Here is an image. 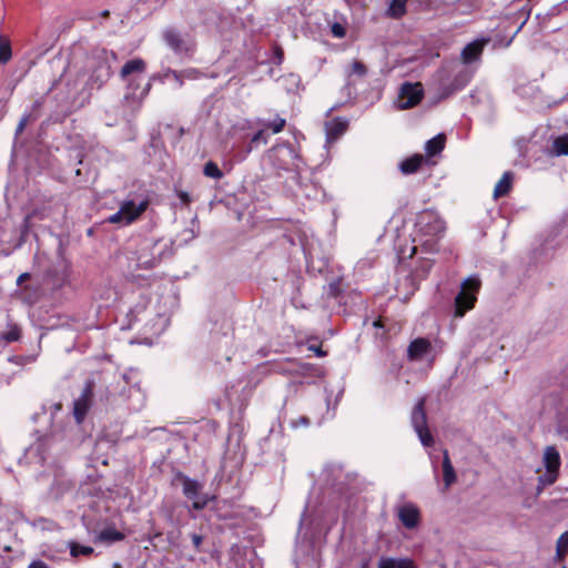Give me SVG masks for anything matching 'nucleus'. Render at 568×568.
<instances>
[{"label": "nucleus", "instance_id": "nucleus-1", "mask_svg": "<svg viewBox=\"0 0 568 568\" xmlns=\"http://www.w3.org/2000/svg\"><path fill=\"white\" fill-rule=\"evenodd\" d=\"M418 242L427 252L437 250V240L445 231V223L439 215L426 210L417 215L415 223Z\"/></svg>", "mask_w": 568, "mask_h": 568}, {"label": "nucleus", "instance_id": "nucleus-2", "mask_svg": "<svg viewBox=\"0 0 568 568\" xmlns=\"http://www.w3.org/2000/svg\"><path fill=\"white\" fill-rule=\"evenodd\" d=\"M267 159L277 170L300 172L304 166L298 151L287 143L277 144L268 150Z\"/></svg>", "mask_w": 568, "mask_h": 568}, {"label": "nucleus", "instance_id": "nucleus-3", "mask_svg": "<svg viewBox=\"0 0 568 568\" xmlns=\"http://www.w3.org/2000/svg\"><path fill=\"white\" fill-rule=\"evenodd\" d=\"M142 74V60L133 59L128 61L122 70L121 78L128 83L126 93L124 98L132 104L140 105L142 101V90L140 89V78Z\"/></svg>", "mask_w": 568, "mask_h": 568}, {"label": "nucleus", "instance_id": "nucleus-4", "mask_svg": "<svg viewBox=\"0 0 568 568\" xmlns=\"http://www.w3.org/2000/svg\"><path fill=\"white\" fill-rule=\"evenodd\" d=\"M480 281L477 276H469L463 281L460 292L455 297V316L463 317L466 312L474 308Z\"/></svg>", "mask_w": 568, "mask_h": 568}, {"label": "nucleus", "instance_id": "nucleus-5", "mask_svg": "<svg viewBox=\"0 0 568 568\" xmlns=\"http://www.w3.org/2000/svg\"><path fill=\"white\" fill-rule=\"evenodd\" d=\"M165 44L180 58H186L194 52L195 43L193 38L176 28L169 27L163 31Z\"/></svg>", "mask_w": 568, "mask_h": 568}, {"label": "nucleus", "instance_id": "nucleus-6", "mask_svg": "<svg viewBox=\"0 0 568 568\" xmlns=\"http://www.w3.org/2000/svg\"><path fill=\"white\" fill-rule=\"evenodd\" d=\"M410 422L423 446H433L434 438L427 426V417L425 413V398H419L417 400L410 415Z\"/></svg>", "mask_w": 568, "mask_h": 568}, {"label": "nucleus", "instance_id": "nucleus-7", "mask_svg": "<svg viewBox=\"0 0 568 568\" xmlns=\"http://www.w3.org/2000/svg\"><path fill=\"white\" fill-rule=\"evenodd\" d=\"M424 95L423 85L419 82L402 84L396 100L399 110L410 109L417 105Z\"/></svg>", "mask_w": 568, "mask_h": 568}, {"label": "nucleus", "instance_id": "nucleus-8", "mask_svg": "<svg viewBox=\"0 0 568 568\" xmlns=\"http://www.w3.org/2000/svg\"><path fill=\"white\" fill-rule=\"evenodd\" d=\"M142 213V202L135 204L133 201H125L118 212L111 214L106 221L111 224L129 225Z\"/></svg>", "mask_w": 568, "mask_h": 568}, {"label": "nucleus", "instance_id": "nucleus-9", "mask_svg": "<svg viewBox=\"0 0 568 568\" xmlns=\"http://www.w3.org/2000/svg\"><path fill=\"white\" fill-rule=\"evenodd\" d=\"M396 515L407 529H415L420 523V511L413 503H403L396 507Z\"/></svg>", "mask_w": 568, "mask_h": 568}, {"label": "nucleus", "instance_id": "nucleus-10", "mask_svg": "<svg viewBox=\"0 0 568 568\" xmlns=\"http://www.w3.org/2000/svg\"><path fill=\"white\" fill-rule=\"evenodd\" d=\"M92 398H93V387H92V383L89 382L84 386L81 395L73 403V416L78 424H81L84 420V418L92 405Z\"/></svg>", "mask_w": 568, "mask_h": 568}, {"label": "nucleus", "instance_id": "nucleus-11", "mask_svg": "<svg viewBox=\"0 0 568 568\" xmlns=\"http://www.w3.org/2000/svg\"><path fill=\"white\" fill-rule=\"evenodd\" d=\"M203 485H201L197 480L191 479L189 477L183 478V494L193 500V508L202 509L207 504V498L205 496H201V490Z\"/></svg>", "mask_w": 568, "mask_h": 568}, {"label": "nucleus", "instance_id": "nucleus-12", "mask_svg": "<svg viewBox=\"0 0 568 568\" xmlns=\"http://www.w3.org/2000/svg\"><path fill=\"white\" fill-rule=\"evenodd\" d=\"M151 258L144 261L145 267H153L158 262L168 257L171 254L168 241L161 239L156 240L150 248Z\"/></svg>", "mask_w": 568, "mask_h": 568}, {"label": "nucleus", "instance_id": "nucleus-13", "mask_svg": "<svg viewBox=\"0 0 568 568\" xmlns=\"http://www.w3.org/2000/svg\"><path fill=\"white\" fill-rule=\"evenodd\" d=\"M432 349L428 339L419 337L410 342L407 348V357L410 361H422Z\"/></svg>", "mask_w": 568, "mask_h": 568}, {"label": "nucleus", "instance_id": "nucleus-14", "mask_svg": "<svg viewBox=\"0 0 568 568\" xmlns=\"http://www.w3.org/2000/svg\"><path fill=\"white\" fill-rule=\"evenodd\" d=\"M487 40H475L468 43L462 51V60L465 64L477 61L484 50Z\"/></svg>", "mask_w": 568, "mask_h": 568}, {"label": "nucleus", "instance_id": "nucleus-15", "mask_svg": "<svg viewBox=\"0 0 568 568\" xmlns=\"http://www.w3.org/2000/svg\"><path fill=\"white\" fill-rule=\"evenodd\" d=\"M103 54L108 55V52L103 51ZM105 60H108V57H105ZM111 74H112L111 65L109 64L108 61H105L104 63L100 64L93 71V73L90 78L91 85L95 87L98 89L101 88L109 80Z\"/></svg>", "mask_w": 568, "mask_h": 568}, {"label": "nucleus", "instance_id": "nucleus-16", "mask_svg": "<svg viewBox=\"0 0 568 568\" xmlns=\"http://www.w3.org/2000/svg\"><path fill=\"white\" fill-rule=\"evenodd\" d=\"M542 465L547 471H559L561 465V457L555 446H547L542 454Z\"/></svg>", "mask_w": 568, "mask_h": 568}, {"label": "nucleus", "instance_id": "nucleus-17", "mask_svg": "<svg viewBox=\"0 0 568 568\" xmlns=\"http://www.w3.org/2000/svg\"><path fill=\"white\" fill-rule=\"evenodd\" d=\"M377 568H417L415 561L407 557H381Z\"/></svg>", "mask_w": 568, "mask_h": 568}, {"label": "nucleus", "instance_id": "nucleus-18", "mask_svg": "<svg viewBox=\"0 0 568 568\" xmlns=\"http://www.w3.org/2000/svg\"><path fill=\"white\" fill-rule=\"evenodd\" d=\"M346 84L351 85L354 82V78L362 79L367 74L366 65L358 61L354 60L348 67L344 70Z\"/></svg>", "mask_w": 568, "mask_h": 568}, {"label": "nucleus", "instance_id": "nucleus-19", "mask_svg": "<svg viewBox=\"0 0 568 568\" xmlns=\"http://www.w3.org/2000/svg\"><path fill=\"white\" fill-rule=\"evenodd\" d=\"M513 180L514 174L510 171H506L494 187V199H499L508 194L513 185Z\"/></svg>", "mask_w": 568, "mask_h": 568}, {"label": "nucleus", "instance_id": "nucleus-20", "mask_svg": "<svg viewBox=\"0 0 568 568\" xmlns=\"http://www.w3.org/2000/svg\"><path fill=\"white\" fill-rule=\"evenodd\" d=\"M446 143V136L444 133H439L436 136L432 138L425 143V152L428 158L435 156L439 154Z\"/></svg>", "mask_w": 568, "mask_h": 568}, {"label": "nucleus", "instance_id": "nucleus-21", "mask_svg": "<svg viewBox=\"0 0 568 568\" xmlns=\"http://www.w3.org/2000/svg\"><path fill=\"white\" fill-rule=\"evenodd\" d=\"M425 161L422 154H414L399 163V170L403 174L408 175L418 171Z\"/></svg>", "mask_w": 568, "mask_h": 568}, {"label": "nucleus", "instance_id": "nucleus-22", "mask_svg": "<svg viewBox=\"0 0 568 568\" xmlns=\"http://www.w3.org/2000/svg\"><path fill=\"white\" fill-rule=\"evenodd\" d=\"M255 128H257L256 120L251 121V120L242 119V120L236 121L232 125L231 133L233 136L244 139L247 136L248 131H251Z\"/></svg>", "mask_w": 568, "mask_h": 568}, {"label": "nucleus", "instance_id": "nucleus-23", "mask_svg": "<svg viewBox=\"0 0 568 568\" xmlns=\"http://www.w3.org/2000/svg\"><path fill=\"white\" fill-rule=\"evenodd\" d=\"M549 154L552 156H568V134L558 135L552 139Z\"/></svg>", "mask_w": 568, "mask_h": 568}, {"label": "nucleus", "instance_id": "nucleus-24", "mask_svg": "<svg viewBox=\"0 0 568 568\" xmlns=\"http://www.w3.org/2000/svg\"><path fill=\"white\" fill-rule=\"evenodd\" d=\"M443 475L445 489L449 488L456 480V473L449 459L447 450L444 452Z\"/></svg>", "mask_w": 568, "mask_h": 568}, {"label": "nucleus", "instance_id": "nucleus-25", "mask_svg": "<svg viewBox=\"0 0 568 568\" xmlns=\"http://www.w3.org/2000/svg\"><path fill=\"white\" fill-rule=\"evenodd\" d=\"M123 534L116 530L115 528L106 527L99 532V535L97 536V540L102 544L110 545L123 539Z\"/></svg>", "mask_w": 568, "mask_h": 568}, {"label": "nucleus", "instance_id": "nucleus-26", "mask_svg": "<svg viewBox=\"0 0 568 568\" xmlns=\"http://www.w3.org/2000/svg\"><path fill=\"white\" fill-rule=\"evenodd\" d=\"M285 119L276 115L272 121H266L263 119H256L257 126H262L265 131L271 130L272 133H280L285 126Z\"/></svg>", "mask_w": 568, "mask_h": 568}, {"label": "nucleus", "instance_id": "nucleus-27", "mask_svg": "<svg viewBox=\"0 0 568 568\" xmlns=\"http://www.w3.org/2000/svg\"><path fill=\"white\" fill-rule=\"evenodd\" d=\"M408 0H392L386 14L393 19H398L406 13V3Z\"/></svg>", "mask_w": 568, "mask_h": 568}, {"label": "nucleus", "instance_id": "nucleus-28", "mask_svg": "<svg viewBox=\"0 0 568 568\" xmlns=\"http://www.w3.org/2000/svg\"><path fill=\"white\" fill-rule=\"evenodd\" d=\"M12 58L11 42L8 38L0 36V64L8 63Z\"/></svg>", "mask_w": 568, "mask_h": 568}, {"label": "nucleus", "instance_id": "nucleus-29", "mask_svg": "<svg viewBox=\"0 0 568 568\" xmlns=\"http://www.w3.org/2000/svg\"><path fill=\"white\" fill-rule=\"evenodd\" d=\"M558 476H559V471H556V470H552V471H547L540 476L538 478V487H537V493L539 494L545 486H550L552 484H555L558 479Z\"/></svg>", "mask_w": 568, "mask_h": 568}, {"label": "nucleus", "instance_id": "nucleus-30", "mask_svg": "<svg viewBox=\"0 0 568 568\" xmlns=\"http://www.w3.org/2000/svg\"><path fill=\"white\" fill-rule=\"evenodd\" d=\"M254 130L255 132L251 138V146L247 148L246 153H250L254 145H257L260 143L266 144L268 141V136L262 126H257Z\"/></svg>", "mask_w": 568, "mask_h": 568}, {"label": "nucleus", "instance_id": "nucleus-31", "mask_svg": "<svg viewBox=\"0 0 568 568\" xmlns=\"http://www.w3.org/2000/svg\"><path fill=\"white\" fill-rule=\"evenodd\" d=\"M69 547H70V555L72 557H79V556H90L91 554H93V548L90 547V546H82L78 542H70L69 544Z\"/></svg>", "mask_w": 568, "mask_h": 568}, {"label": "nucleus", "instance_id": "nucleus-32", "mask_svg": "<svg viewBox=\"0 0 568 568\" xmlns=\"http://www.w3.org/2000/svg\"><path fill=\"white\" fill-rule=\"evenodd\" d=\"M203 173L205 176L214 179V180H220L223 178V172L220 170L217 164L212 161H209L207 163H205Z\"/></svg>", "mask_w": 568, "mask_h": 568}, {"label": "nucleus", "instance_id": "nucleus-33", "mask_svg": "<svg viewBox=\"0 0 568 568\" xmlns=\"http://www.w3.org/2000/svg\"><path fill=\"white\" fill-rule=\"evenodd\" d=\"M346 130V123L343 121H334L327 128V138L335 139L342 135Z\"/></svg>", "mask_w": 568, "mask_h": 568}, {"label": "nucleus", "instance_id": "nucleus-34", "mask_svg": "<svg viewBox=\"0 0 568 568\" xmlns=\"http://www.w3.org/2000/svg\"><path fill=\"white\" fill-rule=\"evenodd\" d=\"M132 262H133V263H131V262L129 263V265H128V271H126V272H128V275H129L131 278H133V280H138V278L140 277V273H139V271H140V266H141V265H140V258H139V256H136V257L132 258Z\"/></svg>", "mask_w": 568, "mask_h": 568}, {"label": "nucleus", "instance_id": "nucleus-35", "mask_svg": "<svg viewBox=\"0 0 568 568\" xmlns=\"http://www.w3.org/2000/svg\"><path fill=\"white\" fill-rule=\"evenodd\" d=\"M568 549V531L561 534L557 540V554L559 557H564Z\"/></svg>", "mask_w": 568, "mask_h": 568}, {"label": "nucleus", "instance_id": "nucleus-36", "mask_svg": "<svg viewBox=\"0 0 568 568\" xmlns=\"http://www.w3.org/2000/svg\"><path fill=\"white\" fill-rule=\"evenodd\" d=\"M20 338V329L17 327L11 328L4 334V339L7 342H16Z\"/></svg>", "mask_w": 568, "mask_h": 568}, {"label": "nucleus", "instance_id": "nucleus-37", "mask_svg": "<svg viewBox=\"0 0 568 568\" xmlns=\"http://www.w3.org/2000/svg\"><path fill=\"white\" fill-rule=\"evenodd\" d=\"M290 424H291V427H293V428H297L300 426H308L310 425V419L306 416H300V417H297L295 419H292L290 422Z\"/></svg>", "mask_w": 568, "mask_h": 568}, {"label": "nucleus", "instance_id": "nucleus-38", "mask_svg": "<svg viewBox=\"0 0 568 568\" xmlns=\"http://www.w3.org/2000/svg\"><path fill=\"white\" fill-rule=\"evenodd\" d=\"M176 195H178L179 200L181 201V203L184 205L190 204L192 201L190 194L185 191H178Z\"/></svg>", "mask_w": 568, "mask_h": 568}, {"label": "nucleus", "instance_id": "nucleus-39", "mask_svg": "<svg viewBox=\"0 0 568 568\" xmlns=\"http://www.w3.org/2000/svg\"><path fill=\"white\" fill-rule=\"evenodd\" d=\"M28 120H29V115H24L21 118V120L19 121L17 129H16V135H19L20 133L23 132L24 128L28 124Z\"/></svg>", "mask_w": 568, "mask_h": 568}, {"label": "nucleus", "instance_id": "nucleus-40", "mask_svg": "<svg viewBox=\"0 0 568 568\" xmlns=\"http://www.w3.org/2000/svg\"><path fill=\"white\" fill-rule=\"evenodd\" d=\"M332 32L337 38H342L345 34L343 27L339 24H334L332 28Z\"/></svg>", "mask_w": 568, "mask_h": 568}, {"label": "nucleus", "instance_id": "nucleus-41", "mask_svg": "<svg viewBox=\"0 0 568 568\" xmlns=\"http://www.w3.org/2000/svg\"><path fill=\"white\" fill-rule=\"evenodd\" d=\"M28 568H50V567L42 560H34L29 565Z\"/></svg>", "mask_w": 568, "mask_h": 568}, {"label": "nucleus", "instance_id": "nucleus-42", "mask_svg": "<svg viewBox=\"0 0 568 568\" xmlns=\"http://www.w3.org/2000/svg\"><path fill=\"white\" fill-rule=\"evenodd\" d=\"M87 477H88V479H89L90 481H92V483H93V481H95V480H97V478L99 477V475H98V473L95 471V469H94V468H89V473H88V476H87Z\"/></svg>", "mask_w": 568, "mask_h": 568}, {"label": "nucleus", "instance_id": "nucleus-43", "mask_svg": "<svg viewBox=\"0 0 568 568\" xmlns=\"http://www.w3.org/2000/svg\"><path fill=\"white\" fill-rule=\"evenodd\" d=\"M104 446H109V443L106 440H98L97 444H95V452H98L99 449H102Z\"/></svg>", "mask_w": 568, "mask_h": 568}, {"label": "nucleus", "instance_id": "nucleus-44", "mask_svg": "<svg viewBox=\"0 0 568 568\" xmlns=\"http://www.w3.org/2000/svg\"><path fill=\"white\" fill-rule=\"evenodd\" d=\"M29 277V274L28 273H22L18 276L17 278V284L20 285L22 284L27 278Z\"/></svg>", "mask_w": 568, "mask_h": 568}, {"label": "nucleus", "instance_id": "nucleus-45", "mask_svg": "<svg viewBox=\"0 0 568 568\" xmlns=\"http://www.w3.org/2000/svg\"><path fill=\"white\" fill-rule=\"evenodd\" d=\"M192 540L195 547H199L202 542V537L199 535H193Z\"/></svg>", "mask_w": 568, "mask_h": 568}, {"label": "nucleus", "instance_id": "nucleus-46", "mask_svg": "<svg viewBox=\"0 0 568 568\" xmlns=\"http://www.w3.org/2000/svg\"><path fill=\"white\" fill-rule=\"evenodd\" d=\"M163 2H164V0H155V3H154V4H151V3H150V9H156V8H158V7H160Z\"/></svg>", "mask_w": 568, "mask_h": 568}, {"label": "nucleus", "instance_id": "nucleus-47", "mask_svg": "<svg viewBox=\"0 0 568 568\" xmlns=\"http://www.w3.org/2000/svg\"><path fill=\"white\" fill-rule=\"evenodd\" d=\"M44 443H38L36 446L31 447V452L37 450L40 452Z\"/></svg>", "mask_w": 568, "mask_h": 568}, {"label": "nucleus", "instance_id": "nucleus-48", "mask_svg": "<svg viewBox=\"0 0 568 568\" xmlns=\"http://www.w3.org/2000/svg\"><path fill=\"white\" fill-rule=\"evenodd\" d=\"M276 55H277L278 63H281L283 60V51L281 49H277Z\"/></svg>", "mask_w": 568, "mask_h": 568}, {"label": "nucleus", "instance_id": "nucleus-49", "mask_svg": "<svg viewBox=\"0 0 568 568\" xmlns=\"http://www.w3.org/2000/svg\"><path fill=\"white\" fill-rule=\"evenodd\" d=\"M143 210H144V216L148 214L151 216V219L153 220V212L152 211H148V207H146V203L144 202V206H143Z\"/></svg>", "mask_w": 568, "mask_h": 568}, {"label": "nucleus", "instance_id": "nucleus-50", "mask_svg": "<svg viewBox=\"0 0 568 568\" xmlns=\"http://www.w3.org/2000/svg\"><path fill=\"white\" fill-rule=\"evenodd\" d=\"M311 349L315 351L317 356H320V357L324 356V353L320 348L311 347Z\"/></svg>", "mask_w": 568, "mask_h": 568}, {"label": "nucleus", "instance_id": "nucleus-51", "mask_svg": "<svg viewBox=\"0 0 568 568\" xmlns=\"http://www.w3.org/2000/svg\"><path fill=\"white\" fill-rule=\"evenodd\" d=\"M109 14H110L109 10H103V11H101V13H100V16H101L102 18H106V17H109Z\"/></svg>", "mask_w": 568, "mask_h": 568}, {"label": "nucleus", "instance_id": "nucleus-52", "mask_svg": "<svg viewBox=\"0 0 568 568\" xmlns=\"http://www.w3.org/2000/svg\"><path fill=\"white\" fill-rule=\"evenodd\" d=\"M195 236L194 232L192 230L189 231V239H193ZM187 237L185 239V241Z\"/></svg>", "mask_w": 568, "mask_h": 568}, {"label": "nucleus", "instance_id": "nucleus-53", "mask_svg": "<svg viewBox=\"0 0 568 568\" xmlns=\"http://www.w3.org/2000/svg\"><path fill=\"white\" fill-rule=\"evenodd\" d=\"M101 464H102V465H108V460H106V458L101 459Z\"/></svg>", "mask_w": 568, "mask_h": 568}, {"label": "nucleus", "instance_id": "nucleus-54", "mask_svg": "<svg viewBox=\"0 0 568 568\" xmlns=\"http://www.w3.org/2000/svg\"><path fill=\"white\" fill-rule=\"evenodd\" d=\"M123 378L126 381V383H129V377L126 373L123 375Z\"/></svg>", "mask_w": 568, "mask_h": 568}, {"label": "nucleus", "instance_id": "nucleus-55", "mask_svg": "<svg viewBox=\"0 0 568 568\" xmlns=\"http://www.w3.org/2000/svg\"><path fill=\"white\" fill-rule=\"evenodd\" d=\"M45 459H47V458H45L44 456H41V457H40V460H41V462H43V463L45 462Z\"/></svg>", "mask_w": 568, "mask_h": 568}, {"label": "nucleus", "instance_id": "nucleus-56", "mask_svg": "<svg viewBox=\"0 0 568 568\" xmlns=\"http://www.w3.org/2000/svg\"><path fill=\"white\" fill-rule=\"evenodd\" d=\"M112 59H115V54L113 52L110 53Z\"/></svg>", "mask_w": 568, "mask_h": 568}, {"label": "nucleus", "instance_id": "nucleus-57", "mask_svg": "<svg viewBox=\"0 0 568 568\" xmlns=\"http://www.w3.org/2000/svg\"><path fill=\"white\" fill-rule=\"evenodd\" d=\"M92 462H99V457L92 458Z\"/></svg>", "mask_w": 568, "mask_h": 568}, {"label": "nucleus", "instance_id": "nucleus-58", "mask_svg": "<svg viewBox=\"0 0 568 568\" xmlns=\"http://www.w3.org/2000/svg\"><path fill=\"white\" fill-rule=\"evenodd\" d=\"M143 343H144V345H146V344H148L146 338H144V339H143ZM149 345H151V343H149Z\"/></svg>", "mask_w": 568, "mask_h": 568}, {"label": "nucleus", "instance_id": "nucleus-59", "mask_svg": "<svg viewBox=\"0 0 568 568\" xmlns=\"http://www.w3.org/2000/svg\"><path fill=\"white\" fill-rule=\"evenodd\" d=\"M173 77H174L176 80H179V77H178V74H176V73H173Z\"/></svg>", "mask_w": 568, "mask_h": 568}, {"label": "nucleus", "instance_id": "nucleus-60", "mask_svg": "<svg viewBox=\"0 0 568 568\" xmlns=\"http://www.w3.org/2000/svg\"><path fill=\"white\" fill-rule=\"evenodd\" d=\"M254 568H261V565H260V564H257L256 566H254Z\"/></svg>", "mask_w": 568, "mask_h": 568}]
</instances>
